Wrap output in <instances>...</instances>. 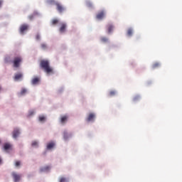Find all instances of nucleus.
I'll use <instances>...</instances> for the list:
<instances>
[{
    "label": "nucleus",
    "mask_w": 182,
    "mask_h": 182,
    "mask_svg": "<svg viewBox=\"0 0 182 182\" xmlns=\"http://www.w3.org/2000/svg\"><path fill=\"white\" fill-rule=\"evenodd\" d=\"M40 66L47 74H53V68L50 66L49 60H41Z\"/></svg>",
    "instance_id": "f257e3e1"
},
{
    "label": "nucleus",
    "mask_w": 182,
    "mask_h": 182,
    "mask_svg": "<svg viewBox=\"0 0 182 182\" xmlns=\"http://www.w3.org/2000/svg\"><path fill=\"white\" fill-rule=\"evenodd\" d=\"M11 62L14 68H18L22 63V58L21 57H15Z\"/></svg>",
    "instance_id": "f03ea898"
},
{
    "label": "nucleus",
    "mask_w": 182,
    "mask_h": 182,
    "mask_svg": "<svg viewBox=\"0 0 182 182\" xmlns=\"http://www.w3.org/2000/svg\"><path fill=\"white\" fill-rule=\"evenodd\" d=\"M54 5L56 6V9L59 14H63L65 11V7L59 2H55Z\"/></svg>",
    "instance_id": "7ed1b4c3"
},
{
    "label": "nucleus",
    "mask_w": 182,
    "mask_h": 182,
    "mask_svg": "<svg viewBox=\"0 0 182 182\" xmlns=\"http://www.w3.org/2000/svg\"><path fill=\"white\" fill-rule=\"evenodd\" d=\"M11 176L14 182H19L21 181V178H22V175L16 172H12Z\"/></svg>",
    "instance_id": "20e7f679"
},
{
    "label": "nucleus",
    "mask_w": 182,
    "mask_h": 182,
    "mask_svg": "<svg viewBox=\"0 0 182 182\" xmlns=\"http://www.w3.org/2000/svg\"><path fill=\"white\" fill-rule=\"evenodd\" d=\"M21 134V131L18 128H15L13 131V139H17Z\"/></svg>",
    "instance_id": "39448f33"
},
{
    "label": "nucleus",
    "mask_w": 182,
    "mask_h": 182,
    "mask_svg": "<svg viewBox=\"0 0 182 182\" xmlns=\"http://www.w3.org/2000/svg\"><path fill=\"white\" fill-rule=\"evenodd\" d=\"M3 149L5 151L12 150V144H11L9 143H5V144H4Z\"/></svg>",
    "instance_id": "423d86ee"
},
{
    "label": "nucleus",
    "mask_w": 182,
    "mask_h": 182,
    "mask_svg": "<svg viewBox=\"0 0 182 182\" xmlns=\"http://www.w3.org/2000/svg\"><path fill=\"white\" fill-rule=\"evenodd\" d=\"M66 27H67L66 23H62L60 24V27L59 31H60L61 33H65V30H66Z\"/></svg>",
    "instance_id": "0eeeda50"
},
{
    "label": "nucleus",
    "mask_w": 182,
    "mask_h": 182,
    "mask_svg": "<svg viewBox=\"0 0 182 182\" xmlns=\"http://www.w3.org/2000/svg\"><path fill=\"white\" fill-rule=\"evenodd\" d=\"M104 17H105V12H104V11H100V12L97 14V16H96V18H97V19H98V20H102Z\"/></svg>",
    "instance_id": "6e6552de"
},
{
    "label": "nucleus",
    "mask_w": 182,
    "mask_h": 182,
    "mask_svg": "<svg viewBox=\"0 0 182 182\" xmlns=\"http://www.w3.org/2000/svg\"><path fill=\"white\" fill-rule=\"evenodd\" d=\"M107 28V33L109 34L112 33V31H113L114 29V26L111 23H108L106 26Z\"/></svg>",
    "instance_id": "1a4fd4ad"
},
{
    "label": "nucleus",
    "mask_w": 182,
    "mask_h": 182,
    "mask_svg": "<svg viewBox=\"0 0 182 182\" xmlns=\"http://www.w3.org/2000/svg\"><path fill=\"white\" fill-rule=\"evenodd\" d=\"M23 76V75H22V73H17L14 76V80L18 82V80H21L22 79Z\"/></svg>",
    "instance_id": "9d476101"
},
{
    "label": "nucleus",
    "mask_w": 182,
    "mask_h": 182,
    "mask_svg": "<svg viewBox=\"0 0 182 182\" xmlns=\"http://www.w3.org/2000/svg\"><path fill=\"white\" fill-rule=\"evenodd\" d=\"M41 80V79L39 78V77H34L32 80H31V83L33 85H38V83H39V81Z\"/></svg>",
    "instance_id": "9b49d317"
},
{
    "label": "nucleus",
    "mask_w": 182,
    "mask_h": 182,
    "mask_svg": "<svg viewBox=\"0 0 182 182\" xmlns=\"http://www.w3.org/2000/svg\"><path fill=\"white\" fill-rule=\"evenodd\" d=\"M95 119V114L94 113H90L87 118V122H92Z\"/></svg>",
    "instance_id": "f8f14e48"
},
{
    "label": "nucleus",
    "mask_w": 182,
    "mask_h": 182,
    "mask_svg": "<svg viewBox=\"0 0 182 182\" xmlns=\"http://www.w3.org/2000/svg\"><path fill=\"white\" fill-rule=\"evenodd\" d=\"M68 119V115H63V117H60V123L64 124L67 122Z\"/></svg>",
    "instance_id": "ddd939ff"
},
{
    "label": "nucleus",
    "mask_w": 182,
    "mask_h": 182,
    "mask_svg": "<svg viewBox=\"0 0 182 182\" xmlns=\"http://www.w3.org/2000/svg\"><path fill=\"white\" fill-rule=\"evenodd\" d=\"M55 147V142H49L47 145V149L50 150Z\"/></svg>",
    "instance_id": "4468645a"
},
{
    "label": "nucleus",
    "mask_w": 182,
    "mask_h": 182,
    "mask_svg": "<svg viewBox=\"0 0 182 182\" xmlns=\"http://www.w3.org/2000/svg\"><path fill=\"white\" fill-rule=\"evenodd\" d=\"M38 120L41 122H45V121H46V117H45V115H40V117H38Z\"/></svg>",
    "instance_id": "2eb2a0df"
},
{
    "label": "nucleus",
    "mask_w": 182,
    "mask_h": 182,
    "mask_svg": "<svg viewBox=\"0 0 182 182\" xmlns=\"http://www.w3.org/2000/svg\"><path fill=\"white\" fill-rule=\"evenodd\" d=\"M49 170H50V166H44L40 169L41 172L49 171Z\"/></svg>",
    "instance_id": "dca6fc26"
},
{
    "label": "nucleus",
    "mask_w": 182,
    "mask_h": 182,
    "mask_svg": "<svg viewBox=\"0 0 182 182\" xmlns=\"http://www.w3.org/2000/svg\"><path fill=\"white\" fill-rule=\"evenodd\" d=\"M59 23V20L58 18H54L52 20L51 23L53 26H55Z\"/></svg>",
    "instance_id": "f3484780"
},
{
    "label": "nucleus",
    "mask_w": 182,
    "mask_h": 182,
    "mask_svg": "<svg viewBox=\"0 0 182 182\" xmlns=\"http://www.w3.org/2000/svg\"><path fill=\"white\" fill-rule=\"evenodd\" d=\"M160 67V63H158V62H156L154 63L153 65H152V68L153 69H156L157 68Z\"/></svg>",
    "instance_id": "a211bd4d"
},
{
    "label": "nucleus",
    "mask_w": 182,
    "mask_h": 182,
    "mask_svg": "<svg viewBox=\"0 0 182 182\" xmlns=\"http://www.w3.org/2000/svg\"><path fill=\"white\" fill-rule=\"evenodd\" d=\"M141 99V97L139 95H135L134 97H133V101L134 102L139 101V100Z\"/></svg>",
    "instance_id": "6ab92c4d"
},
{
    "label": "nucleus",
    "mask_w": 182,
    "mask_h": 182,
    "mask_svg": "<svg viewBox=\"0 0 182 182\" xmlns=\"http://www.w3.org/2000/svg\"><path fill=\"white\" fill-rule=\"evenodd\" d=\"M28 30H29V26L28 24H24L23 25V32L25 33Z\"/></svg>",
    "instance_id": "aec40b11"
},
{
    "label": "nucleus",
    "mask_w": 182,
    "mask_h": 182,
    "mask_svg": "<svg viewBox=\"0 0 182 182\" xmlns=\"http://www.w3.org/2000/svg\"><path fill=\"white\" fill-rule=\"evenodd\" d=\"M132 33H133L132 29V28H129L127 30V35H128V36H132Z\"/></svg>",
    "instance_id": "412c9836"
},
{
    "label": "nucleus",
    "mask_w": 182,
    "mask_h": 182,
    "mask_svg": "<svg viewBox=\"0 0 182 182\" xmlns=\"http://www.w3.org/2000/svg\"><path fill=\"white\" fill-rule=\"evenodd\" d=\"M116 94V92L114 90H111L109 92V97H113Z\"/></svg>",
    "instance_id": "4be33fe9"
},
{
    "label": "nucleus",
    "mask_w": 182,
    "mask_h": 182,
    "mask_svg": "<svg viewBox=\"0 0 182 182\" xmlns=\"http://www.w3.org/2000/svg\"><path fill=\"white\" fill-rule=\"evenodd\" d=\"M31 146L33 147H38V142H37V141H33L32 144H31Z\"/></svg>",
    "instance_id": "5701e85b"
},
{
    "label": "nucleus",
    "mask_w": 182,
    "mask_h": 182,
    "mask_svg": "<svg viewBox=\"0 0 182 182\" xmlns=\"http://www.w3.org/2000/svg\"><path fill=\"white\" fill-rule=\"evenodd\" d=\"M101 41H102V43H107L108 38H106V37H102V38H101Z\"/></svg>",
    "instance_id": "b1692460"
},
{
    "label": "nucleus",
    "mask_w": 182,
    "mask_h": 182,
    "mask_svg": "<svg viewBox=\"0 0 182 182\" xmlns=\"http://www.w3.org/2000/svg\"><path fill=\"white\" fill-rule=\"evenodd\" d=\"M68 132H63V138H64V139L65 140H67L68 139Z\"/></svg>",
    "instance_id": "393cba45"
},
{
    "label": "nucleus",
    "mask_w": 182,
    "mask_h": 182,
    "mask_svg": "<svg viewBox=\"0 0 182 182\" xmlns=\"http://www.w3.org/2000/svg\"><path fill=\"white\" fill-rule=\"evenodd\" d=\"M41 48L43 50H46L48 48V46L46 43H41Z\"/></svg>",
    "instance_id": "a878e982"
},
{
    "label": "nucleus",
    "mask_w": 182,
    "mask_h": 182,
    "mask_svg": "<svg viewBox=\"0 0 182 182\" xmlns=\"http://www.w3.org/2000/svg\"><path fill=\"white\" fill-rule=\"evenodd\" d=\"M86 6H87L88 8H91V7L92 6V4L90 1H87Z\"/></svg>",
    "instance_id": "bb28decb"
},
{
    "label": "nucleus",
    "mask_w": 182,
    "mask_h": 182,
    "mask_svg": "<svg viewBox=\"0 0 182 182\" xmlns=\"http://www.w3.org/2000/svg\"><path fill=\"white\" fill-rule=\"evenodd\" d=\"M16 167H19L21 166V161H16L15 163Z\"/></svg>",
    "instance_id": "cd10ccee"
},
{
    "label": "nucleus",
    "mask_w": 182,
    "mask_h": 182,
    "mask_svg": "<svg viewBox=\"0 0 182 182\" xmlns=\"http://www.w3.org/2000/svg\"><path fill=\"white\" fill-rule=\"evenodd\" d=\"M20 32H21V33H23V25L21 26V27H20Z\"/></svg>",
    "instance_id": "c85d7f7f"
},
{
    "label": "nucleus",
    "mask_w": 182,
    "mask_h": 182,
    "mask_svg": "<svg viewBox=\"0 0 182 182\" xmlns=\"http://www.w3.org/2000/svg\"><path fill=\"white\" fill-rule=\"evenodd\" d=\"M36 38L37 41L41 40V36L39 34H37L36 36Z\"/></svg>",
    "instance_id": "c756f323"
},
{
    "label": "nucleus",
    "mask_w": 182,
    "mask_h": 182,
    "mask_svg": "<svg viewBox=\"0 0 182 182\" xmlns=\"http://www.w3.org/2000/svg\"><path fill=\"white\" fill-rule=\"evenodd\" d=\"M66 180H65V178H60V182H65Z\"/></svg>",
    "instance_id": "7c9ffc66"
},
{
    "label": "nucleus",
    "mask_w": 182,
    "mask_h": 182,
    "mask_svg": "<svg viewBox=\"0 0 182 182\" xmlns=\"http://www.w3.org/2000/svg\"><path fill=\"white\" fill-rule=\"evenodd\" d=\"M3 4H4V1L3 0H0V8H1V6H2Z\"/></svg>",
    "instance_id": "2f4dec72"
},
{
    "label": "nucleus",
    "mask_w": 182,
    "mask_h": 182,
    "mask_svg": "<svg viewBox=\"0 0 182 182\" xmlns=\"http://www.w3.org/2000/svg\"><path fill=\"white\" fill-rule=\"evenodd\" d=\"M27 92H28V90L23 89V94L25 95V94H26Z\"/></svg>",
    "instance_id": "473e14b6"
},
{
    "label": "nucleus",
    "mask_w": 182,
    "mask_h": 182,
    "mask_svg": "<svg viewBox=\"0 0 182 182\" xmlns=\"http://www.w3.org/2000/svg\"><path fill=\"white\" fill-rule=\"evenodd\" d=\"M22 95H23V90H21V91L20 92V96H22Z\"/></svg>",
    "instance_id": "72a5a7b5"
},
{
    "label": "nucleus",
    "mask_w": 182,
    "mask_h": 182,
    "mask_svg": "<svg viewBox=\"0 0 182 182\" xmlns=\"http://www.w3.org/2000/svg\"><path fill=\"white\" fill-rule=\"evenodd\" d=\"M35 114V112H34V111H31V112H30V115H32V114Z\"/></svg>",
    "instance_id": "f704fd0d"
},
{
    "label": "nucleus",
    "mask_w": 182,
    "mask_h": 182,
    "mask_svg": "<svg viewBox=\"0 0 182 182\" xmlns=\"http://www.w3.org/2000/svg\"><path fill=\"white\" fill-rule=\"evenodd\" d=\"M0 164H2V159L0 157Z\"/></svg>",
    "instance_id": "c9c22d12"
}]
</instances>
